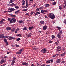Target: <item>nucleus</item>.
Wrapping results in <instances>:
<instances>
[{"instance_id":"nucleus-1","label":"nucleus","mask_w":66,"mask_h":66,"mask_svg":"<svg viewBox=\"0 0 66 66\" xmlns=\"http://www.w3.org/2000/svg\"><path fill=\"white\" fill-rule=\"evenodd\" d=\"M48 16V17L51 18V19H54L55 18L54 14L52 13H49Z\"/></svg>"},{"instance_id":"nucleus-2","label":"nucleus","mask_w":66,"mask_h":66,"mask_svg":"<svg viewBox=\"0 0 66 66\" xmlns=\"http://www.w3.org/2000/svg\"><path fill=\"white\" fill-rule=\"evenodd\" d=\"M62 31L60 30L58 34L57 35V37L59 38H60L61 37V35H62Z\"/></svg>"},{"instance_id":"nucleus-3","label":"nucleus","mask_w":66,"mask_h":66,"mask_svg":"<svg viewBox=\"0 0 66 66\" xmlns=\"http://www.w3.org/2000/svg\"><path fill=\"white\" fill-rule=\"evenodd\" d=\"M7 20L8 21H9L10 23H13V21H12V20L11 18H8L7 19Z\"/></svg>"},{"instance_id":"nucleus-4","label":"nucleus","mask_w":66,"mask_h":66,"mask_svg":"<svg viewBox=\"0 0 66 66\" xmlns=\"http://www.w3.org/2000/svg\"><path fill=\"white\" fill-rule=\"evenodd\" d=\"M15 37H10L8 38L9 40H12V39H15Z\"/></svg>"},{"instance_id":"nucleus-5","label":"nucleus","mask_w":66,"mask_h":66,"mask_svg":"<svg viewBox=\"0 0 66 66\" xmlns=\"http://www.w3.org/2000/svg\"><path fill=\"white\" fill-rule=\"evenodd\" d=\"M41 52H43V53H46V50L44 48L41 50Z\"/></svg>"},{"instance_id":"nucleus-6","label":"nucleus","mask_w":66,"mask_h":66,"mask_svg":"<svg viewBox=\"0 0 66 66\" xmlns=\"http://www.w3.org/2000/svg\"><path fill=\"white\" fill-rule=\"evenodd\" d=\"M22 65H26V66H28L29 65V64H28L27 63V62H23L22 63Z\"/></svg>"},{"instance_id":"nucleus-7","label":"nucleus","mask_w":66,"mask_h":66,"mask_svg":"<svg viewBox=\"0 0 66 66\" xmlns=\"http://www.w3.org/2000/svg\"><path fill=\"white\" fill-rule=\"evenodd\" d=\"M47 28V26L46 25L45 26L43 27V29L44 30H46Z\"/></svg>"},{"instance_id":"nucleus-8","label":"nucleus","mask_w":66,"mask_h":66,"mask_svg":"<svg viewBox=\"0 0 66 66\" xmlns=\"http://www.w3.org/2000/svg\"><path fill=\"white\" fill-rule=\"evenodd\" d=\"M4 21H5V20H4V19H2L1 21H0V23L1 24H3V22Z\"/></svg>"},{"instance_id":"nucleus-9","label":"nucleus","mask_w":66,"mask_h":66,"mask_svg":"<svg viewBox=\"0 0 66 66\" xmlns=\"http://www.w3.org/2000/svg\"><path fill=\"white\" fill-rule=\"evenodd\" d=\"M19 23H23H23H24V22L21 20H20L19 21Z\"/></svg>"},{"instance_id":"nucleus-10","label":"nucleus","mask_w":66,"mask_h":66,"mask_svg":"<svg viewBox=\"0 0 66 66\" xmlns=\"http://www.w3.org/2000/svg\"><path fill=\"white\" fill-rule=\"evenodd\" d=\"M4 35V34H2V35L1 34L0 35V38H2V39L3 38H4V36L3 35Z\"/></svg>"},{"instance_id":"nucleus-11","label":"nucleus","mask_w":66,"mask_h":66,"mask_svg":"<svg viewBox=\"0 0 66 66\" xmlns=\"http://www.w3.org/2000/svg\"><path fill=\"white\" fill-rule=\"evenodd\" d=\"M56 63H61V59H58L56 61Z\"/></svg>"},{"instance_id":"nucleus-12","label":"nucleus","mask_w":66,"mask_h":66,"mask_svg":"<svg viewBox=\"0 0 66 66\" xmlns=\"http://www.w3.org/2000/svg\"><path fill=\"white\" fill-rule=\"evenodd\" d=\"M8 10H9L10 11H12V12H13V11H15V9L14 8H10Z\"/></svg>"},{"instance_id":"nucleus-13","label":"nucleus","mask_w":66,"mask_h":66,"mask_svg":"<svg viewBox=\"0 0 66 66\" xmlns=\"http://www.w3.org/2000/svg\"><path fill=\"white\" fill-rule=\"evenodd\" d=\"M21 52H21L20 51H19V52H16V53L17 54H21Z\"/></svg>"},{"instance_id":"nucleus-14","label":"nucleus","mask_w":66,"mask_h":66,"mask_svg":"<svg viewBox=\"0 0 66 66\" xmlns=\"http://www.w3.org/2000/svg\"><path fill=\"white\" fill-rule=\"evenodd\" d=\"M7 30L9 31V30H11V28L10 27H7L6 28Z\"/></svg>"},{"instance_id":"nucleus-15","label":"nucleus","mask_w":66,"mask_h":66,"mask_svg":"<svg viewBox=\"0 0 66 66\" xmlns=\"http://www.w3.org/2000/svg\"><path fill=\"white\" fill-rule=\"evenodd\" d=\"M34 28V27L33 26H32V27H29V29L30 30H31L32 29H33Z\"/></svg>"},{"instance_id":"nucleus-16","label":"nucleus","mask_w":66,"mask_h":66,"mask_svg":"<svg viewBox=\"0 0 66 66\" xmlns=\"http://www.w3.org/2000/svg\"><path fill=\"white\" fill-rule=\"evenodd\" d=\"M8 5H9V6H13V5H15L14 3L11 4L10 5L9 4Z\"/></svg>"},{"instance_id":"nucleus-17","label":"nucleus","mask_w":66,"mask_h":66,"mask_svg":"<svg viewBox=\"0 0 66 66\" xmlns=\"http://www.w3.org/2000/svg\"><path fill=\"white\" fill-rule=\"evenodd\" d=\"M20 11V10H18L17 11H15V12L14 13L15 14H18L19 13V12Z\"/></svg>"},{"instance_id":"nucleus-18","label":"nucleus","mask_w":66,"mask_h":66,"mask_svg":"<svg viewBox=\"0 0 66 66\" xmlns=\"http://www.w3.org/2000/svg\"><path fill=\"white\" fill-rule=\"evenodd\" d=\"M49 5H50L49 4H45V7H48V6H49Z\"/></svg>"},{"instance_id":"nucleus-19","label":"nucleus","mask_w":66,"mask_h":66,"mask_svg":"<svg viewBox=\"0 0 66 66\" xmlns=\"http://www.w3.org/2000/svg\"><path fill=\"white\" fill-rule=\"evenodd\" d=\"M10 16L11 17H12L13 18H15L16 17V15H13V14H11Z\"/></svg>"},{"instance_id":"nucleus-20","label":"nucleus","mask_w":66,"mask_h":66,"mask_svg":"<svg viewBox=\"0 0 66 66\" xmlns=\"http://www.w3.org/2000/svg\"><path fill=\"white\" fill-rule=\"evenodd\" d=\"M40 23H41L42 24H43L45 23V22L44 21H40Z\"/></svg>"},{"instance_id":"nucleus-21","label":"nucleus","mask_w":66,"mask_h":66,"mask_svg":"<svg viewBox=\"0 0 66 66\" xmlns=\"http://www.w3.org/2000/svg\"><path fill=\"white\" fill-rule=\"evenodd\" d=\"M19 30H19V28L17 29L15 32V33H17V32H18V31H19Z\"/></svg>"},{"instance_id":"nucleus-22","label":"nucleus","mask_w":66,"mask_h":66,"mask_svg":"<svg viewBox=\"0 0 66 66\" xmlns=\"http://www.w3.org/2000/svg\"><path fill=\"white\" fill-rule=\"evenodd\" d=\"M65 54H66V53L65 52H64L61 55L62 56H64Z\"/></svg>"},{"instance_id":"nucleus-23","label":"nucleus","mask_w":66,"mask_h":66,"mask_svg":"<svg viewBox=\"0 0 66 66\" xmlns=\"http://www.w3.org/2000/svg\"><path fill=\"white\" fill-rule=\"evenodd\" d=\"M15 0H10L9 2V3H13V2H14V1H15Z\"/></svg>"},{"instance_id":"nucleus-24","label":"nucleus","mask_w":66,"mask_h":66,"mask_svg":"<svg viewBox=\"0 0 66 66\" xmlns=\"http://www.w3.org/2000/svg\"><path fill=\"white\" fill-rule=\"evenodd\" d=\"M12 20L14 22H16V20L15 18H13Z\"/></svg>"},{"instance_id":"nucleus-25","label":"nucleus","mask_w":66,"mask_h":66,"mask_svg":"<svg viewBox=\"0 0 66 66\" xmlns=\"http://www.w3.org/2000/svg\"><path fill=\"white\" fill-rule=\"evenodd\" d=\"M11 31L12 32H15V28H13L12 29Z\"/></svg>"},{"instance_id":"nucleus-26","label":"nucleus","mask_w":66,"mask_h":66,"mask_svg":"<svg viewBox=\"0 0 66 66\" xmlns=\"http://www.w3.org/2000/svg\"><path fill=\"white\" fill-rule=\"evenodd\" d=\"M22 5H24V4H25V1H24L23 0L22 1Z\"/></svg>"},{"instance_id":"nucleus-27","label":"nucleus","mask_w":66,"mask_h":66,"mask_svg":"<svg viewBox=\"0 0 66 66\" xmlns=\"http://www.w3.org/2000/svg\"><path fill=\"white\" fill-rule=\"evenodd\" d=\"M57 28L58 29L59 31H60L61 30V27H57Z\"/></svg>"},{"instance_id":"nucleus-28","label":"nucleus","mask_w":66,"mask_h":66,"mask_svg":"<svg viewBox=\"0 0 66 66\" xmlns=\"http://www.w3.org/2000/svg\"><path fill=\"white\" fill-rule=\"evenodd\" d=\"M26 5H29V4L28 3V0H26Z\"/></svg>"},{"instance_id":"nucleus-29","label":"nucleus","mask_w":66,"mask_h":66,"mask_svg":"<svg viewBox=\"0 0 66 66\" xmlns=\"http://www.w3.org/2000/svg\"><path fill=\"white\" fill-rule=\"evenodd\" d=\"M4 62V60H2L1 61V62H0L1 64H2V63H3V62Z\"/></svg>"},{"instance_id":"nucleus-30","label":"nucleus","mask_w":66,"mask_h":66,"mask_svg":"<svg viewBox=\"0 0 66 66\" xmlns=\"http://www.w3.org/2000/svg\"><path fill=\"white\" fill-rule=\"evenodd\" d=\"M24 30H28V29H27V27H25L23 29Z\"/></svg>"},{"instance_id":"nucleus-31","label":"nucleus","mask_w":66,"mask_h":66,"mask_svg":"<svg viewBox=\"0 0 66 66\" xmlns=\"http://www.w3.org/2000/svg\"><path fill=\"white\" fill-rule=\"evenodd\" d=\"M16 36H21V34H19L17 35Z\"/></svg>"},{"instance_id":"nucleus-32","label":"nucleus","mask_w":66,"mask_h":66,"mask_svg":"<svg viewBox=\"0 0 66 66\" xmlns=\"http://www.w3.org/2000/svg\"><path fill=\"white\" fill-rule=\"evenodd\" d=\"M50 60H48L46 62V63L47 64H48V63H50Z\"/></svg>"},{"instance_id":"nucleus-33","label":"nucleus","mask_w":66,"mask_h":66,"mask_svg":"<svg viewBox=\"0 0 66 66\" xmlns=\"http://www.w3.org/2000/svg\"><path fill=\"white\" fill-rule=\"evenodd\" d=\"M33 49L34 50H37V49H38V48H37L35 47H34Z\"/></svg>"},{"instance_id":"nucleus-34","label":"nucleus","mask_w":66,"mask_h":66,"mask_svg":"<svg viewBox=\"0 0 66 66\" xmlns=\"http://www.w3.org/2000/svg\"><path fill=\"white\" fill-rule=\"evenodd\" d=\"M61 47L60 46H58L57 48V50H59V49H61Z\"/></svg>"},{"instance_id":"nucleus-35","label":"nucleus","mask_w":66,"mask_h":66,"mask_svg":"<svg viewBox=\"0 0 66 66\" xmlns=\"http://www.w3.org/2000/svg\"><path fill=\"white\" fill-rule=\"evenodd\" d=\"M9 37V36H4V38H8Z\"/></svg>"},{"instance_id":"nucleus-36","label":"nucleus","mask_w":66,"mask_h":66,"mask_svg":"<svg viewBox=\"0 0 66 66\" xmlns=\"http://www.w3.org/2000/svg\"><path fill=\"white\" fill-rule=\"evenodd\" d=\"M41 12L42 13H43V14H45V12H44V10H41Z\"/></svg>"},{"instance_id":"nucleus-37","label":"nucleus","mask_w":66,"mask_h":66,"mask_svg":"<svg viewBox=\"0 0 66 66\" xmlns=\"http://www.w3.org/2000/svg\"><path fill=\"white\" fill-rule=\"evenodd\" d=\"M52 38H55V36L54 35H52Z\"/></svg>"},{"instance_id":"nucleus-38","label":"nucleus","mask_w":66,"mask_h":66,"mask_svg":"<svg viewBox=\"0 0 66 66\" xmlns=\"http://www.w3.org/2000/svg\"><path fill=\"white\" fill-rule=\"evenodd\" d=\"M63 22L64 23H66V19H65L64 20Z\"/></svg>"},{"instance_id":"nucleus-39","label":"nucleus","mask_w":66,"mask_h":66,"mask_svg":"<svg viewBox=\"0 0 66 66\" xmlns=\"http://www.w3.org/2000/svg\"><path fill=\"white\" fill-rule=\"evenodd\" d=\"M34 13H35V12H32L30 13V15H33V14H34Z\"/></svg>"},{"instance_id":"nucleus-40","label":"nucleus","mask_w":66,"mask_h":66,"mask_svg":"<svg viewBox=\"0 0 66 66\" xmlns=\"http://www.w3.org/2000/svg\"><path fill=\"white\" fill-rule=\"evenodd\" d=\"M20 38H18L17 39H16V41H19V40H20Z\"/></svg>"},{"instance_id":"nucleus-41","label":"nucleus","mask_w":66,"mask_h":66,"mask_svg":"<svg viewBox=\"0 0 66 66\" xmlns=\"http://www.w3.org/2000/svg\"><path fill=\"white\" fill-rule=\"evenodd\" d=\"M31 35H27V37H31Z\"/></svg>"},{"instance_id":"nucleus-42","label":"nucleus","mask_w":66,"mask_h":66,"mask_svg":"<svg viewBox=\"0 0 66 66\" xmlns=\"http://www.w3.org/2000/svg\"><path fill=\"white\" fill-rule=\"evenodd\" d=\"M15 8H16V9H18L19 8V7H18L17 6H15Z\"/></svg>"},{"instance_id":"nucleus-43","label":"nucleus","mask_w":66,"mask_h":66,"mask_svg":"<svg viewBox=\"0 0 66 66\" xmlns=\"http://www.w3.org/2000/svg\"><path fill=\"white\" fill-rule=\"evenodd\" d=\"M20 51L21 52H22V51H23V49L22 48Z\"/></svg>"},{"instance_id":"nucleus-44","label":"nucleus","mask_w":66,"mask_h":66,"mask_svg":"<svg viewBox=\"0 0 66 66\" xmlns=\"http://www.w3.org/2000/svg\"><path fill=\"white\" fill-rule=\"evenodd\" d=\"M4 42H5V43H6L7 42V40L6 39H4Z\"/></svg>"},{"instance_id":"nucleus-45","label":"nucleus","mask_w":66,"mask_h":66,"mask_svg":"<svg viewBox=\"0 0 66 66\" xmlns=\"http://www.w3.org/2000/svg\"><path fill=\"white\" fill-rule=\"evenodd\" d=\"M50 61L51 62V63H53V59L51 60Z\"/></svg>"},{"instance_id":"nucleus-46","label":"nucleus","mask_w":66,"mask_h":66,"mask_svg":"<svg viewBox=\"0 0 66 66\" xmlns=\"http://www.w3.org/2000/svg\"><path fill=\"white\" fill-rule=\"evenodd\" d=\"M36 11H39V8H38L36 9Z\"/></svg>"},{"instance_id":"nucleus-47","label":"nucleus","mask_w":66,"mask_h":66,"mask_svg":"<svg viewBox=\"0 0 66 66\" xmlns=\"http://www.w3.org/2000/svg\"><path fill=\"white\" fill-rule=\"evenodd\" d=\"M12 63H16V62H15V60H12Z\"/></svg>"},{"instance_id":"nucleus-48","label":"nucleus","mask_w":66,"mask_h":66,"mask_svg":"<svg viewBox=\"0 0 66 66\" xmlns=\"http://www.w3.org/2000/svg\"><path fill=\"white\" fill-rule=\"evenodd\" d=\"M16 57H14L13 58V60H16Z\"/></svg>"},{"instance_id":"nucleus-49","label":"nucleus","mask_w":66,"mask_h":66,"mask_svg":"<svg viewBox=\"0 0 66 66\" xmlns=\"http://www.w3.org/2000/svg\"><path fill=\"white\" fill-rule=\"evenodd\" d=\"M37 66H40V65H41V64H40L38 63L37 64Z\"/></svg>"},{"instance_id":"nucleus-50","label":"nucleus","mask_w":66,"mask_h":66,"mask_svg":"<svg viewBox=\"0 0 66 66\" xmlns=\"http://www.w3.org/2000/svg\"><path fill=\"white\" fill-rule=\"evenodd\" d=\"M27 5H26V6H24V8H27L28 7V6Z\"/></svg>"},{"instance_id":"nucleus-51","label":"nucleus","mask_w":66,"mask_h":66,"mask_svg":"<svg viewBox=\"0 0 66 66\" xmlns=\"http://www.w3.org/2000/svg\"><path fill=\"white\" fill-rule=\"evenodd\" d=\"M59 9L60 10H62V7L61 6H59Z\"/></svg>"},{"instance_id":"nucleus-52","label":"nucleus","mask_w":66,"mask_h":66,"mask_svg":"<svg viewBox=\"0 0 66 66\" xmlns=\"http://www.w3.org/2000/svg\"><path fill=\"white\" fill-rule=\"evenodd\" d=\"M56 3V2H55L53 4H52L53 5H55Z\"/></svg>"},{"instance_id":"nucleus-53","label":"nucleus","mask_w":66,"mask_h":66,"mask_svg":"<svg viewBox=\"0 0 66 66\" xmlns=\"http://www.w3.org/2000/svg\"><path fill=\"white\" fill-rule=\"evenodd\" d=\"M8 12H9V13H12V11L11 10L8 11Z\"/></svg>"},{"instance_id":"nucleus-54","label":"nucleus","mask_w":66,"mask_h":66,"mask_svg":"<svg viewBox=\"0 0 66 66\" xmlns=\"http://www.w3.org/2000/svg\"><path fill=\"white\" fill-rule=\"evenodd\" d=\"M14 63H13V62H12V63H11V64L12 66H13V65H14Z\"/></svg>"},{"instance_id":"nucleus-55","label":"nucleus","mask_w":66,"mask_h":66,"mask_svg":"<svg viewBox=\"0 0 66 66\" xmlns=\"http://www.w3.org/2000/svg\"><path fill=\"white\" fill-rule=\"evenodd\" d=\"M46 64H44L41 65V66H46Z\"/></svg>"},{"instance_id":"nucleus-56","label":"nucleus","mask_w":66,"mask_h":66,"mask_svg":"<svg viewBox=\"0 0 66 66\" xmlns=\"http://www.w3.org/2000/svg\"><path fill=\"white\" fill-rule=\"evenodd\" d=\"M28 10V9H24L23 11H24L25 12H26V11H27Z\"/></svg>"},{"instance_id":"nucleus-57","label":"nucleus","mask_w":66,"mask_h":66,"mask_svg":"<svg viewBox=\"0 0 66 66\" xmlns=\"http://www.w3.org/2000/svg\"><path fill=\"white\" fill-rule=\"evenodd\" d=\"M4 13H8V11H4Z\"/></svg>"},{"instance_id":"nucleus-58","label":"nucleus","mask_w":66,"mask_h":66,"mask_svg":"<svg viewBox=\"0 0 66 66\" xmlns=\"http://www.w3.org/2000/svg\"><path fill=\"white\" fill-rule=\"evenodd\" d=\"M49 43L50 44H51V43H52V41H51V40L50 41H49Z\"/></svg>"},{"instance_id":"nucleus-59","label":"nucleus","mask_w":66,"mask_h":66,"mask_svg":"<svg viewBox=\"0 0 66 66\" xmlns=\"http://www.w3.org/2000/svg\"><path fill=\"white\" fill-rule=\"evenodd\" d=\"M36 13H37V14H40V12H37Z\"/></svg>"},{"instance_id":"nucleus-60","label":"nucleus","mask_w":66,"mask_h":66,"mask_svg":"<svg viewBox=\"0 0 66 66\" xmlns=\"http://www.w3.org/2000/svg\"><path fill=\"white\" fill-rule=\"evenodd\" d=\"M25 15L27 16V15H28V16H29V15L28 13H26L25 14Z\"/></svg>"},{"instance_id":"nucleus-61","label":"nucleus","mask_w":66,"mask_h":66,"mask_svg":"<svg viewBox=\"0 0 66 66\" xmlns=\"http://www.w3.org/2000/svg\"><path fill=\"white\" fill-rule=\"evenodd\" d=\"M55 44H56V45H57V44H58V43H57V42H55Z\"/></svg>"},{"instance_id":"nucleus-62","label":"nucleus","mask_w":66,"mask_h":66,"mask_svg":"<svg viewBox=\"0 0 66 66\" xmlns=\"http://www.w3.org/2000/svg\"><path fill=\"white\" fill-rule=\"evenodd\" d=\"M19 47V46L18 45H16V47Z\"/></svg>"},{"instance_id":"nucleus-63","label":"nucleus","mask_w":66,"mask_h":66,"mask_svg":"<svg viewBox=\"0 0 66 66\" xmlns=\"http://www.w3.org/2000/svg\"><path fill=\"white\" fill-rule=\"evenodd\" d=\"M64 3L65 6L66 7V2H65Z\"/></svg>"},{"instance_id":"nucleus-64","label":"nucleus","mask_w":66,"mask_h":66,"mask_svg":"<svg viewBox=\"0 0 66 66\" xmlns=\"http://www.w3.org/2000/svg\"><path fill=\"white\" fill-rule=\"evenodd\" d=\"M31 66H35V65H34L33 64H32L31 65Z\"/></svg>"}]
</instances>
